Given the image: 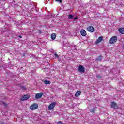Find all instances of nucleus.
Returning a JSON list of instances; mask_svg holds the SVG:
<instances>
[{
  "mask_svg": "<svg viewBox=\"0 0 124 124\" xmlns=\"http://www.w3.org/2000/svg\"><path fill=\"white\" fill-rule=\"evenodd\" d=\"M103 39V37L102 36H100L98 38L96 42L97 43H99V42H101V41Z\"/></svg>",
  "mask_w": 124,
  "mask_h": 124,
  "instance_id": "ddd939ff",
  "label": "nucleus"
},
{
  "mask_svg": "<svg viewBox=\"0 0 124 124\" xmlns=\"http://www.w3.org/2000/svg\"><path fill=\"white\" fill-rule=\"evenodd\" d=\"M43 82L46 85H50L51 84V81L49 80H45Z\"/></svg>",
  "mask_w": 124,
  "mask_h": 124,
  "instance_id": "2eb2a0df",
  "label": "nucleus"
},
{
  "mask_svg": "<svg viewBox=\"0 0 124 124\" xmlns=\"http://www.w3.org/2000/svg\"><path fill=\"white\" fill-rule=\"evenodd\" d=\"M110 106L111 108H114V109H117V108H118V105H117V103L114 102H111Z\"/></svg>",
  "mask_w": 124,
  "mask_h": 124,
  "instance_id": "20e7f679",
  "label": "nucleus"
},
{
  "mask_svg": "<svg viewBox=\"0 0 124 124\" xmlns=\"http://www.w3.org/2000/svg\"><path fill=\"white\" fill-rule=\"evenodd\" d=\"M38 108V105H37V104H34L31 106L30 109L31 110H35L36 109H37Z\"/></svg>",
  "mask_w": 124,
  "mask_h": 124,
  "instance_id": "39448f33",
  "label": "nucleus"
},
{
  "mask_svg": "<svg viewBox=\"0 0 124 124\" xmlns=\"http://www.w3.org/2000/svg\"><path fill=\"white\" fill-rule=\"evenodd\" d=\"M94 111H95V109H94V108H93L91 109V112H92L93 113H94Z\"/></svg>",
  "mask_w": 124,
  "mask_h": 124,
  "instance_id": "6ab92c4d",
  "label": "nucleus"
},
{
  "mask_svg": "<svg viewBox=\"0 0 124 124\" xmlns=\"http://www.w3.org/2000/svg\"><path fill=\"white\" fill-rule=\"evenodd\" d=\"M87 31L90 32H93L94 31V28L92 26H89L87 28Z\"/></svg>",
  "mask_w": 124,
  "mask_h": 124,
  "instance_id": "0eeeda50",
  "label": "nucleus"
},
{
  "mask_svg": "<svg viewBox=\"0 0 124 124\" xmlns=\"http://www.w3.org/2000/svg\"><path fill=\"white\" fill-rule=\"evenodd\" d=\"M1 124H4L3 122L1 123Z\"/></svg>",
  "mask_w": 124,
  "mask_h": 124,
  "instance_id": "bb28decb",
  "label": "nucleus"
},
{
  "mask_svg": "<svg viewBox=\"0 0 124 124\" xmlns=\"http://www.w3.org/2000/svg\"><path fill=\"white\" fill-rule=\"evenodd\" d=\"M78 71L81 73H84L85 72V68L83 66L80 65L78 67Z\"/></svg>",
  "mask_w": 124,
  "mask_h": 124,
  "instance_id": "7ed1b4c3",
  "label": "nucleus"
},
{
  "mask_svg": "<svg viewBox=\"0 0 124 124\" xmlns=\"http://www.w3.org/2000/svg\"><path fill=\"white\" fill-rule=\"evenodd\" d=\"M81 93H82V91H78L76 93L75 96H76V97H78L81 95Z\"/></svg>",
  "mask_w": 124,
  "mask_h": 124,
  "instance_id": "9d476101",
  "label": "nucleus"
},
{
  "mask_svg": "<svg viewBox=\"0 0 124 124\" xmlns=\"http://www.w3.org/2000/svg\"><path fill=\"white\" fill-rule=\"evenodd\" d=\"M29 98H30V96L29 95H26L21 97V101H24V100H27Z\"/></svg>",
  "mask_w": 124,
  "mask_h": 124,
  "instance_id": "6e6552de",
  "label": "nucleus"
},
{
  "mask_svg": "<svg viewBox=\"0 0 124 124\" xmlns=\"http://www.w3.org/2000/svg\"><path fill=\"white\" fill-rule=\"evenodd\" d=\"M80 33L82 36H86V35H87V32L86 31V30L84 29H82L80 31Z\"/></svg>",
  "mask_w": 124,
  "mask_h": 124,
  "instance_id": "1a4fd4ad",
  "label": "nucleus"
},
{
  "mask_svg": "<svg viewBox=\"0 0 124 124\" xmlns=\"http://www.w3.org/2000/svg\"><path fill=\"white\" fill-rule=\"evenodd\" d=\"M56 1H57L58 2H59L60 3H62V0H55Z\"/></svg>",
  "mask_w": 124,
  "mask_h": 124,
  "instance_id": "aec40b11",
  "label": "nucleus"
},
{
  "mask_svg": "<svg viewBox=\"0 0 124 124\" xmlns=\"http://www.w3.org/2000/svg\"><path fill=\"white\" fill-rule=\"evenodd\" d=\"M119 31L120 33H122V34H124V28H120Z\"/></svg>",
  "mask_w": 124,
  "mask_h": 124,
  "instance_id": "4468645a",
  "label": "nucleus"
},
{
  "mask_svg": "<svg viewBox=\"0 0 124 124\" xmlns=\"http://www.w3.org/2000/svg\"><path fill=\"white\" fill-rule=\"evenodd\" d=\"M1 104H3L4 106H5V107H7V104L5 103L4 102H1Z\"/></svg>",
  "mask_w": 124,
  "mask_h": 124,
  "instance_id": "f3484780",
  "label": "nucleus"
},
{
  "mask_svg": "<svg viewBox=\"0 0 124 124\" xmlns=\"http://www.w3.org/2000/svg\"><path fill=\"white\" fill-rule=\"evenodd\" d=\"M58 124H62V121H59L57 122Z\"/></svg>",
  "mask_w": 124,
  "mask_h": 124,
  "instance_id": "412c9836",
  "label": "nucleus"
},
{
  "mask_svg": "<svg viewBox=\"0 0 124 124\" xmlns=\"http://www.w3.org/2000/svg\"><path fill=\"white\" fill-rule=\"evenodd\" d=\"M54 56L55 57V58H57L58 59H59V55H58L57 53L54 54Z\"/></svg>",
  "mask_w": 124,
  "mask_h": 124,
  "instance_id": "a211bd4d",
  "label": "nucleus"
},
{
  "mask_svg": "<svg viewBox=\"0 0 124 124\" xmlns=\"http://www.w3.org/2000/svg\"><path fill=\"white\" fill-rule=\"evenodd\" d=\"M39 33H41V30H39Z\"/></svg>",
  "mask_w": 124,
  "mask_h": 124,
  "instance_id": "b1692460",
  "label": "nucleus"
},
{
  "mask_svg": "<svg viewBox=\"0 0 124 124\" xmlns=\"http://www.w3.org/2000/svg\"><path fill=\"white\" fill-rule=\"evenodd\" d=\"M19 38H22V36L19 35Z\"/></svg>",
  "mask_w": 124,
  "mask_h": 124,
  "instance_id": "393cba45",
  "label": "nucleus"
},
{
  "mask_svg": "<svg viewBox=\"0 0 124 124\" xmlns=\"http://www.w3.org/2000/svg\"><path fill=\"white\" fill-rule=\"evenodd\" d=\"M21 89H22V90H25L26 87L25 86H21Z\"/></svg>",
  "mask_w": 124,
  "mask_h": 124,
  "instance_id": "4be33fe9",
  "label": "nucleus"
},
{
  "mask_svg": "<svg viewBox=\"0 0 124 124\" xmlns=\"http://www.w3.org/2000/svg\"><path fill=\"white\" fill-rule=\"evenodd\" d=\"M42 95H43V93L41 92L38 93H37L35 95V98H36V99H39V98H41V97H42Z\"/></svg>",
  "mask_w": 124,
  "mask_h": 124,
  "instance_id": "423d86ee",
  "label": "nucleus"
},
{
  "mask_svg": "<svg viewBox=\"0 0 124 124\" xmlns=\"http://www.w3.org/2000/svg\"><path fill=\"white\" fill-rule=\"evenodd\" d=\"M123 48H124V44H123Z\"/></svg>",
  "mask_w": 124,
  "mask_h": 124,
  "instance_id": "a878e982",
  "label": "nucleus"
},
{
  "mask_svg": "<svg viewBox=\"0 0 124 124\" xmlns=\"http://www.w3.org/2000/svg\"><path fill=\"white\" fill-rule=\"evenodd\" d=\"M56 37H57V34L56 33H53L51 35V39H52L53 40L56 39Z\"/></svg>",
  "mask_w": 124,
  "mask_h": 124,
  "instance_id": "f8f14e48",
  "label": "nucleus"
},
{
  "mask_svg": "<svg viewBox=\"0 0 124 124\" xmlns=\"http://www.w3.org/2000/svg\"><path fill=\"white\" fill-rule=\"evenodd\" d=\"M117 42V37L113 36L110 39L109 43L110 44H114V43H116Z\"/></svg>",
  "mask_w": 124,
  "mask_h": 124,
  "instance_id": "f257e3e1",
  "label": "nucleus"
},
{
  "mask_svg": "<svg viewBox=\"0 0 124 124\" xmlns=\"http://www.w3.org/2000/svg\"><path fill=\"white\" fill-rule=\"evenodd\" d=\"M56 104H57V103L56 102H54L50 104L48 106V110H53L56 106Z\"/></svg>",
  "mask_w": 124,
  "mask_h": 124,
  "instance_id": "f03ea898",
  "label": "nucleus"
},
{
  "mask_svg": "<svg viewBox=\"0 0 124 124\" xmlns=\"http://www.w3.org/2000/svg\"><path fill=\"white\" fill-rule=\"evenodd\" d=\"M68 18L69 20H71L72 19H73V15H68Z\"/></svg>",
  "mask_w": 124,
  "mask_h": 124,
  "instance_id": "dca6fc26",
  "label": "nucleus"
},
{
  "mask_svg": "<svg viewBox=\"0 0 124 124\" xmlns=\"http://www.w3.org/2000/svg\"><path fill=\"white\" fill-rule=\"evenodd\" d=\"M77 19H78V17H76L74 18V20H77Z\"/></svg>",
  "mask_w": 124,
  "mask_h": 124,
  "instance_id": "5701e85b",
  "label": "nucleus"
},
{
  "mask_svg": "<svg viewBox=\"0 0 124 124\" xmlns=\"http://www.w3.org/2000/svg\"><path fill=\"white\" fill-rule=\"evenodd\" d=\"M102 60V56L100 55L98 57H97L95 59V61L97 62H101V60Z\"/></svg>",
  "mask_w": 124,
  "mask_h": 124,
  "instance_id": "9b49d317",
  "label": "nucleus"
}]
</instances>
